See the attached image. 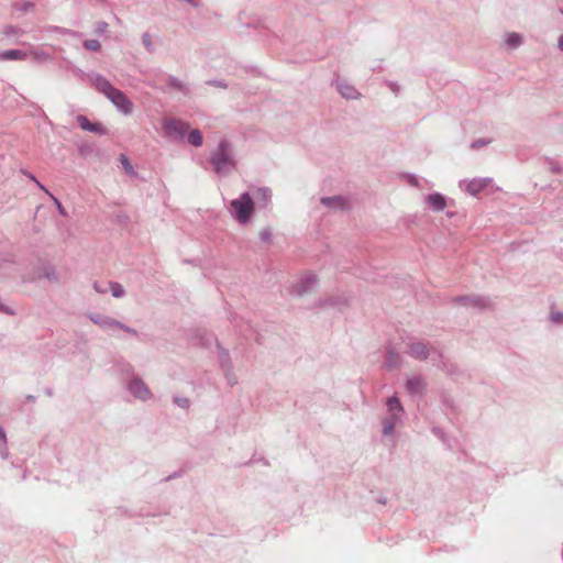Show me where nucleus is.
<instances>
[{"label": "nucleus", "mask_w": 563, "mask_h": 563, "mask_svg": "<svg viewBox=\"0 0 563 563\" xmlns=\"http://www.w3.org/2000/svg\"><path fill=\"white\" fill-rule=\"evenodd\" d=\"M90 79L96 89L109 99L120 113L130 115L133 112L132 101L107 78L99 74H92Z\"/></svg>", "instance_id": "nucleus-1"}, {"label": "nucleus", "mask_w": 563, "mask_h": 563, "mask_svg": "<svg viewBox=\"0 0 563 563\" xmlns=\"http://www.w3.org/2000/svg\"><path fill=\"white\" fill-rule=\"evenodd\" d=\"M213 170L220 176H227L236 168V159L232 144L222 139L210 154Z\"/></svg>", "instance_id": "nucleus-2"}, {"label": "nucleus", "mask_w": 563, "mask_h": 563, "mask_svg": "<svg viewBox=\"0 0 563 563\" xmlns=\"http://www.w3.org/2000/svg\"><path fill=\"white\" fill-rule=\"evenodd\" d=\"M228 211L239 224H249L255 212V201L252 195L249 191L242 192L236 199L231 200Z\"/></svg>", "instance_id": "nucleus-3"}, {"label": "nucleus", "mask_w": 563, "mask_h": 563, "mask_svg": "<svg viewBox=\"0 0 563 563\" xmlns=\"http://www.w3.org/2000/svg\"><path fill=\"white\" fill-rule=\"evenodd\" d=\"M387 416L382 420L383 434L393 435L394 430L402 421L405 413L404 407L397 396H391L386 401Z\"/></svg>", "instance_id": "nucleus-4"}, {"label": "nucleus", "mask_w": 563, "mask_h": 563, "mask_svg": "<svg viewBox=\"0 0 563 563\" xmlns=\"http://www.w3.org/2000/svg\"><path fill=\"white\" fill-rule=\"evenodd\" d=\"M409 356L418 361H426L432 354H437L440 360L442 355L433 350L427 342L418 339H409L406 343V351Z\"/></svg>", "instance_id": "nucleus-5"}, {"label": "nucleus", "mask_w": 563, "mask_h": 563, "mask_svg": "<svg viewBox=\"0 0 563 563\" xmlns=\"http://www.w3.org/2000/svg\"><path fill=\"white\" fill-rule=\"evenodd\" d=\"M189 123L183 120L173 118H166L163 120V129L165 131V134L173 142L183 141L185 135L189 131Z\"/></svg>", "instance_id": "nucleus-6"}, {"label": "nucleus", "mask_w": 563, "mask_h": 563, "mask_svg": "<svg viewBox=\"0 0 563 563\" xmlns=\"http://www.w3.org/2000/svg\"><path fill=\"white\" fill-rule=\"evenodd\" d=\"M318 283L319 279L317 275L311 272H307L292 284L290 292L298 297H302L313 291L317 288Z\"/></svg>", "instance_id": "nucleus-7"}, {"label": "nucleus", "mask_w": 563, "mask_h": 563, "mask_svg": "<svg viewBox=\"0 0 563 563\" xmlns=\"http://www.w3.org/2000/svg\"><path fill=\"white\" fill-rule=\"evenodd\" d=\"M126 390L141 401H147L153 398V394L148 386L137 376L131 377L125 385Z\"/></svg>", "instance_id": "nucleus-8"}, {"label": "nucleus", "mask_w": 563, "mask_h": 563, "mask_svg": "<svg viewBox=\"0 0 563 563\" xmlns=\"http://www.w3.org/2000/svg\"><path fill=\"white\" fill-rule=\"evenodd\" d=\"M493 181L492 178L484 177V178H474L470 180H462L460 183V187L464 189L466 192H468L472 196H476L482 190H484L490 183Z\"/></svg>", "instance_id": "nucleus-9"}, {"label": "nucleus", "mask_w": 563, "mask_h": 563, "mask_svg": "<svg viewBox=\"0 0 563 563\" xmlns=\"http://www.w3.org/2000/svg\"><path fill=\"white\" fill-rule=\"evenodd\" d=\"M454 301L461 306L473 308V309H484L489 306V300L482 296H460L454 298Z\"/></svg>", "instance_id": "nucleus-10"}, {"label": "nucleus", "mask_w": 563, "mask_h": 563, "mask_svg": "<svg viewBox=\"0 0 563 563\" xmlns=\"http://www.w3.org/2000/svg\"><path fill=\"white\" fill-rule=\"evenodd\" d=\"M89 319L95 324L100 327L102 330L109 331V332H114L118 329V325H121L120 321H118L111 317L100 314V313H91L89 316Z\"/></svg>", "instance_id": "nucleus-11"}, {"label": "nucleus", "mask_w": 563, "mask_h": 563, "mask_svg": "<svg viewBox=\"0 0 563 563\" xmlns=\"http://www.w3.org/2000/svg\"><path fill=\"white\" fill-rule=\"evenodd\" d=\"M272 190L268 187H256L253 190V199L255 201V206L257 205L258 208H267L272 202Z\"/></svg>", "instance_id": "nucleus-12"}, {"label": "nucleus", "mask_w": 563, "mask_h": 563, "mask_svg": "<svg viewBox=\"0 0 563 563\" xmlns=\"http://www.w3.org/2000/svg\"><path fill=\"white\" fill-rule=\"evenodd\" d=\"M339 93L347 100H357L361 98L360 91L345 80L338 79L335 81Z\"/></svg>", "instance_id": "nucleus-13"}, {"label": "nucleus", "mask_w": 563, "mask_h": 563, "mask_svg": "<svg viewBox=\"0 0 563 563\" xmlns=\"http://www.w3.org/2000/svg\"><path fill=\"white\" fill-rule=\"evenodd\" d=\"M424 202H426L428 209H430L434 212L443 211L448 206L446 198L440 192H433V194L428 195L424 198Z\"/></svg>", "instance_id": "nucleus-14"}, {"label": "nucleus", "mask_w": 563, "mask_h": 563, "mask_svg": "<svg viewBox=\"0 0 563 563\" xmlns=\"http://www.w3.org/2000/svg\"><path fill=\"white\" fill-rule=\"evenodd\" d=\"M406 389L410 395H421L426 389L424 378L420 375L409 376L406 380Z\"/></svg>", "instance_id": "nucleus-15"}, {"label": "nucleus", "mask_w": 563, "mask_h": 563, "mask_svg": "<svg viewBox=\"0 0 563 563\" xmlns=\"http://www.w3.org/2000/svg\"><path fill=\"white\" fill-rule=\"evenodd\" d=\"M321 203L330 210H344L347 207V199L343 196L322 197Z\"/></svg>", "instance_id": "nucleus-16"}, {"label": "nucleus", "mask_w": 563, "mask_h": 563, "mask_svg": "<svg viewBox=\"0 0 563 563\" xmlns=\"http://www.w3.org/2000/svg\"><path fill=\"white\" fill-rule=\"evenodd\" d=\"M503 43L509 49H517L523 44V36L518 32H507L503 36Z\"/></svg>", "instance_id": "nucleus-17"}, {"label": "nucleus", "mask_w": 563, "mask_h": 563, "mask_svg": "<svg viewBox=\"0 0 563 563\" xmlns=\"http://www.w3.org/2000/svg\"><path fill=\"white\" fill-rule=\"evenodd\" d=\"M77 122L79 124V126L84 130V131H88V132H92V133H97V134H104L106 131L104 129L102 128L101 124L99 123H92L90 122L87 117L85 115H78L77 117Z\"/></svg>", "instance_id": "nucleus-18"}, {"label": "nucleus", "mask_w": 563, "mask_h": 563, "mask_svg": "<svg viewBox=\"0 0 563 563\" xmlns=\"http://www.w3.org/2000/svg\"><path fill=\"white\" fill-rule=\"evenodd\" d=\"M27 52L21 49H8L0 52V62L5 60H25Z\"/></svg>", "instance_id": "nucleus-19"}, {"label": "nucleus", "mask_w": 563, "mask_h": 563, "mask_svg": "<svg viewBox=\"0 0 563 563\" xmlns=\"http://www.w3.org/2000/svg\"><path fill=\"white\" fill-rule=\"evenodd\" d=\"M349 298L343 295H335L327 298L324 301H321V306L323 307H333L338 309H342L347 306Z\"/></svg>", "instance_id": "nucleus-20"}, {"label": "nucleus", "mask_w": 563, "mask_h": 563, "mask_svg": "<svg viewBox=\"0 0 563 563\" xmlns=\"http://www.w3.org/2000/svg\"><path fill=\"white\" fill-rule=\"evenodd\" d=\"M32 56L33 60L40 64L52 60V55L46 53L40 47H35L30 45V51L27 52V56Z\"/></svg>", "instance_id": "nucleus-21"}, {"label": "nucleus", "mask_w": 563, "mask_h": 563, "mask_svg": "<svg viewBox=\"0 0 563 563\" xmlns=\"http://www.w3.org/2000/svg\"><path fill=\"white\" fill-rule=\"evenodd\" d=\"M15 263L13 261L0 262V279L12 278L15 276Z\"/></svg>", "instance_id": "nucleus-22"}, {"label": "nucleus", "mask_w": 563, "mask_h": 563, "mask_svg": "<svg viewBox=\"0 0 563 563\" xmlns=\"http://www.w3.org/2000/svg\"><path fill=\"white\" fill-rule=\"evenodd\" d=\"M118 373L125 378L134 376V367L129 362L120 361L115 365Z\"/></svg>", "instance_id": "nucleus-23"}, {"label": "nucleus", "mask_w": 563, "mask_h": 563, "mask_svg": "<svg viewBox=\"0 0 563 563\" xmlns=\"http://www.w3.org/2000/svg\"><path fill=\"white\" fill-rule=\"evenodd\" d=\"M219 361L221 364V367L224 369L225 375L229 376L232 369L231 358L227 351L221 350L219 353Z\"/></svg>", "instance_id": "nucleus-24"}, {"label": "nucleus", "mask_w": 563, "mask_h": 563, "mask_svg": "<svg viewBox=\"0 0 563 563\" xmlns=\"http://www.w3.org/2000/svg\"><path fill=\"white\" fill-rule=\"evenodd\" d=\"M187 140L189 144L196 147L201 146L203 143L202 134L198 129L189 131Z\"/></svg>", "instance_id": "nucleus-25"}, {"label": "nucleus", "mask_w": 563, "mask_h": 563, "mask_svg": "<svg viewBox=\"0 0 563 563\" xmlns=\"http://www.w3.org/2000/svg\"><path fill=\"white\" fill-rule=\"evenodd\" d=\"M400 363V355L394 350H389L386 355L385 365L389 368L398 366Z\"/></svg>", "instance_id": "nucleus-26"}, {"label": "nucleus", "mask_w": 563, "mask_h": 563, "mask_svg": "<svg viewBox=\"0 0 563 563\" xmlns=\"http://www.w3.org/2000/svg\"><path fill=\"white\" fill-rule=\"evenodd\" d=\"M109 290L111 291V295L114 297V298H122L125 294V290L123 288V286L120 284V283H117V282H113V283H109Z\"/></svg>", "instance_id": "nucleus-27"}, {"label": "nucleus", "mask_w": 563, "mask_h": 563, "mask_svg": "<svg viewBox=\"0 0 563 563\" xmlns=\"http://www.w3.org/2000/svg\"><path fill=\"white\" fill-rule=\"evenodd\" d=\"M84 47L89 51L98 52L101 48L100 42L97 40H86Z\"/></svg>", "instance_id": "nucleus-28"}, {"label": "nucleus", "mask_w": 563, "mask_h": 563, "mask_svg": "<svg viewBox=\"0 0 563 563\" xmlns=\"http://www.w3.org/2000/svg\"><path fill=\"white\" fill-rule=\"evenodd\" d=\"M43 276L51 282L58 280V275L53 267H45L44 272H43Z\"/></svg>", "instance_id": "nucleus-29"}, {"label": "nucleus", "mask_w": 563, "mask_h": 563, "mask_svg": "<svg viewBox=\"0 0 563 563\" xmlns=\"http://www.w3.org/2000/svg\"><path fill=\"white\" fill-rule=\"evenodd\" d=\"M142 43L145 46V48L147 49V52L152 53L154 51V45H153L151 35L148 33H144L142 35Z\"/></svg>", "instance_id": "nucleus-30"}, {"label": "nucleus", "mask_w": 563, "mask_h": 563, "mask_svg": "<svg viewBox=\"0 0 563 563\" xmlns=\"http://www.w3.org/2000/svg\"><path fill=\"white\" fill-rule=\"evenodd\" d=\"M272 231L269 228H263L261 231H260V239L261 241L263 242H269L272 240Z\"/></svg>", "instance_id": "nucleus-31"}, {"label": "nucleus", "mask_w": 563, "mask_h": 563, "mask_svg": "<svg viewBox=\"0 0 563 563\" xmlns=\"http://www.w3.org/2000/svg\"><path fill=\"white\" fill-rule=\"evenodd\" d=\"M174 402L178 407L184 408V409L189 408V404H190L188 398L179 397V396L174 397Z\"/></svg>", "instance_id": "nucleus-32"}, {"label": "nucleus", "mask_w": 563, "mask_h": 563, "mask_svg": "<svg viewBox=\"0 0 563 563\" xmlns=\"http://www.w3.org/2000/svg\"><path fill=\"white\" fill-rule=\"evenodd\" d=\"M21 30L16 26H13V25H7L4 29H3V34L5 36H13V35H18L20 34Z\"/></svg>", "instance_id": "nucleus-33"}, {"label": "nucleus", "mask_w": 563, "mask_h": 563, "mask_svg": "<svg viewBox=\"0 0 563 563\" xmlns=\"http://www.w3.org/2000/svg\"><path fill=\"white\" fill-rule=\"evenodd\" d=\"M489 140H485V139H478L476 141H474L472 144H471V147L472 148H479L482 146H485V145H488L489 144Z\"/></svg>", "instance_id": "nucleus-34"}, {"label": "nucleus", "mask_w": 563, "mask_h": 563, "mask_svg": "<svg viewBox=\"0 0 563 563\" xmlns=\"http://www.w3.org/2000/svg\"><path fill=\"white\" fill-rule=\"evenodd\" d=\"M15 8L18 10H20V11H27V10L33 8V3L29 2V1H25V2H22V3L15 4Z\"/></svg>", "instance_id": "nucleus-35"}, {"label": "nucleus", "mask_w": 563, "mask_h": 563, "mask_svg": "<svg viewBox=\"0 0 563 563\" xmlns=\"http://www.w3.org/2000/svg\"><path fill=\"white\" fill-rule=\"evenodd\" d=\"M51 198H52V200L54 201V203L56 205V207H57V209H58L59 213H60L62 216H67L66 210H65V209H64V207L62 206L60 201H59L56 197H54L53 195H51Z\"/></svg>", "instance_id": "nucleus-36"}, {"label": "nucleus", "mask_w": 563, "mask_h": 563, "mask_svg": "<svg viewBox=\"0 0 563 563\" xmlns=\"http://www.w3.org/2000/svg\"><path fill=\"white\" fill-rule=\"evenodd\" d=\"M93 289L99 294H106L108 291L109 286L100 285L98 282L93 283Z\"/></svg>", "instance_id": "nucleus-37"}, {"label": "nucleus", "mask_w": 563, "mask_h": 563, "mask_svg": "<svg viewBox=\"0 0 563 563\" xmlns=\"http://www.w3.org/2000/svg\"><path fill=\"white\" fill-rule=\"evenodd\" d=\"M51 30L59 32L62 34H69V35H74V36L78 35L77 32H74V31H70V30H67V29H62V27H58V26L51 27Z\"/></svg>", "instance_id": "nucleus-38"}, {"label": "nucleus", "mask_w": 563, "mask_h": 563, "mask_svg": "<svg viewBox=\"0 0 563 563\" xmlns=\"http://www.w3.org/2000/svg\"><path fill=\"white\" fill-rule=\"evenodd\" d=\"M118 329H121L125 332H128L129 334L133 335V336H136L137 335V332L135 329L133 328H130L128 325H125L124 323L121 322V325H118Z\"/></svg>", "instance_id": "nucleus-39"}, {"label": "nucleus", "mask_w": 563, "mask_h": 563, "mask_svg": "<svg viewBox=\"0 0 563 563\" xmlns=\"http://www.w3.org/2000/svg\"><path fill=\"white\" fill-rule=\"evenodd\" d=\"M386 85L395 95H397L400 90L399 85L394 81H387Z\"/></svg>", "instance_id": "nucleus-40"}, {"label": "nucleus", "mask_w": 563, "mask_h": 563, "mask_svg": "<svg viewBox=\"0 0 563 563\" xmlns=\"http://www.w3.org/2000/svg\"><path fill=\"white\" fill-rule=\"evenodd\" d=\"M107 29H108V23H106V22H99V23L97 24V29H96V31H97V33L102 34V33H104V32H106V30H107Z\"/></svg>", "instance_id": "nucleus-41"}, {"label": "nucleus", "mask_w": 563, "mask_h": 563, "mask_svg": "<svg viewBox=\"0 0 563 563\" xmlns=\"http://www.w3.org/2000/svg\"><path fill=\"white\" fill-rule=\"evenodd\" d=\"M408 183H409L411 186H415V187H419V185H420L418 177H417V176H415V175H409V176H408Z\"/></svg>", "instance_id": "nucleus-42"}, {"label": "nucleus", "mask_w": 563, "mask_h": 563, "mask_svg": "<svg viewBox=\"0 0 563 563\" xmlns=\"http://www.w3.org/2000/svg\"><path fill=\"white\" fill-rule=\"evenodd\" d=\"M0 456L4 460L9 456V451L5 444L0 445Z\"/></svg>", "instance_id": "nucleus-43"}, {"label": "nucleus", "mask_w": 563, "mask_h": 563, "mask_svg": "<svg viewBox=\"0 0 563 563\" xmlns=\"http://www.w3.org/2000/svg\"><path fill=\"white\" fill-rule=\"evenodd\" d=\"M551 319L554 322H562L563 321V313L562 312L552 313Z\"/></svg>", "instance_id": "nucleus-44"}, {"label": "nucleus", "mask_w": 563, "mask_h": 563, "mask_svg": "<svg viewBox=\"0 0 563 563\" xmlns=\"http://www.w3.org/2000/svg\"><path fill=\"white\" fill-rule=\"evenodd\" d=\"M0 312H4L10 316L14 314V311L11 308L2 305L1 302H0Z\"/></svg>", "instance_id": "nucleus-45"}, {"label": "nucleus", "mask_w": 563, "mask_h": 563, "mask_svg": "<svg viewBox=\"0 0 563 563\" xmlns=\"http://www.w3.org/2000/svg\"><path fill=\"white\" fill-rule=\"evenodd\" d=\"M121 161H122V164L124 165L125 169L128 172H132V166L124 155L121 156Z\"/></svg>", "instance_id": "nucleus-46"}, {"label": "nucleus", "mask_w": 563, "mask_h": 563, "mask_svg": "<svg viewBox=\"0 0 563 563\" xmlns=\"http://www.w3.org/2000/svg\"><path fill=\"white\" fill-rule=\"evenodd\" d=\"M0 442H1V444L7 443V434L1 426H0Z\"/></svg>", "instance_id": "nucleus-47"}, {"label": "nucleus", "mask_w": 563, "mask_h": 563, "mask_svg": "<svg viewBox=\"0 0 563 563\" xmlns=\"http://www.w3.org/2000/svg\"><path fill=\"white\" fill-rule=\"evenodd\" d=\"M170 85L173 87H176L178 89H181L183 88V84L177 79V78H172L170 79Z\"/></svg>", "instance_id": "nucleus-48"}, {"label": "nucleus", "mask_w": 563, "mask_h": 563, "mask_svg": "<svg viewBox=\"0 0 563 563\" xmlns=\"http://www.w3.org/2000/svg\"><path fill=\"white\" fill-rule=\"evenodd\" d=\"M558 48L563 53V34L558 38Z\"/></svg>", "instance_id": "nucleus-49"}, {"label": "nucleus", "mask_w": 563, "mask_h": 563, "mask_svg": "<svg viewBox=\"0 0 563 563\" xmlns=\"http://www.w3.org/2000/svg\"><path fill=\"white\" fill-rule=\"evenodd\" d=\"M551 170L554 173H560L561 167L556 163H551Z\"/></svg>", "instance_id": "nucleus-50"}, {"label": "nucleus", "mask_w": 563, "mask_h": 563, "mask_svg": "<svg viewBox=\"0 0 563 563\" xmlns=\"http://www.w3.org/2000/svg\"><path fill=\"white\" fill-rule=\"evenodd\" d=\"M35 184L51 197L52 194L46 189V187L44 185H42L40 181H37Z\"/></svg>", "instance_id": "nucleus-51"}, {"label": "nucleus", "mask_w": 563, "mask_h": 563, "mask_svg": "<svg viewBox=\"0 0 563 563\" xmlns=\"http://www.w3.org/2000/svg\"><path fill=\"white\" fill-rule=\"evenodd\" d=\"M29 177H30V179H31V180H33L34 183H37V181H38V180H37V179L32 175V174H30V175H29Z\"/></svg>", "instance_id": "nucleus-52"}, {"label": "nucleus", "mask_w": 563, "mask_h": 563, "mask_svg": "<svg viewBox=\"0 0 563 563\" xmlns=\"http://www.w3.org/2000/svg\"><path fill=\"white\" fill-rule=\"evenodd\" d=\"M29 177H30V179H31V180H33L34 183H37V181H38V180H37V179L32 175V174H30V175H29Z\"/></svg>", "instance_id": "nucleus-53"}, {"label": "nucleus", "mask_w": 563, "mask_h": 563, "mask_svg": "<svg viewBox=\"0 0 563 563\" xmlns=\"http://www.w3.org/2000/svg\"><path fill=\"white\" fill-rule=\"evenodd\" d=\"M26 399H27L29 401H34V400H35V397L30 395V396H27V397H26Z\"/></svg>", "instance_id": "nucleus-54"}, {"label": "nucleus", "mask_w": 563, "mask_h": 563, "mask_svg": "<svg viewBox=\"0 0 563 563\" xmlns=\"http://www.w3.org/2000/svg\"><path fill=\"white\" fill-rule=\"evenodd\" d=\"M562 13H563V11H562Z\"/></svg>", "instance_id": "nucleus-55"}]
</instances>
